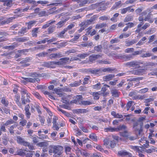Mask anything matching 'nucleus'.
<instances>
[{"label": "nucleus", "mask_w": 157, "mask_h": 157, "mask_svg": "<svg viewBox=\"0 0 157 157\" xmlns=\"http://www.w3.org/2000/svg\"><path fill=\"white\" fill-rule=\"evenodd\" d=\"M141 64H143V63L140 61H132L125 63L124 64V65L125 66L128 67H132L137 68L140 67V65Z\"/></svg>", "instance_id": "1"}, {"label": "nucleus", "mask_w": 157, "mask_h": 157, "mask_svg": "<svg viewBox=\"0 0 157 157\" xmlns=\"http://www.w3.org/2000/svg\"><path fill=\"white\" fill-rule=\"evenodd\" d=\"M143 123H142L140 124V129L137 128H135L134 130L135 134L136 135V137L137 138H140L142 136L143 133L142 127L143 126Z\"/></svg>", "instance_id": "2"}, {"label": "nucleus", "mask_w": 157, "mask_h": 157, "mask_svg": "<svg viewBox=\"0 0 157 157\" xmlns=\"http://www.w3.org/2000/svg\"><path fill=\"white\" fill-rule=\"evenodd\" d=\"M82 100V97L81 95H77L76 99L73 100L69 102L70 104L75 103L77 105H80V100Z\"/></svg>", "instance_id": "3"}, {"label": "nucleus", "mask_w": 157, "mask_h": 157, "mask_svg": "<svg viewBox=\"0 0 157 157\" xmlns=\"http://www.w3.org/2000/svg\"><path fill=\"white\" fill-rule=\"evenodd\" d=\"M63 149L62 146L59 145L55 146L54 154L59 155H60L63 152Z\"/></svg>", "instance_id": "4"}, {"label": "nucleus", "mask_w": 157, "mask_h": 157, "mask_svg": "<svg viewBox=\"0 0 157 157\" xmlns=\"http://www.w3.org/2000/svg\"><path fill=\"white\" fill-rule=\"evenodd\" d=\"M70 60L68 57H65L61 58L59 59V61L57 62L58 65H64L67 63Z\"/></svg>", "instance_id": "5"}, {"label": "nucleus", "mask_w": 157, "mask_h": 157, "mask_svg": "<svg viewBox=\"0 0 157 157\" xmlns=\"http://www.w3.org/2000/svg\"><path fill=\"white\" fill-rule=\"evenodd\" d=\"M147 68L145 67H142L141 69H138L134 70L132 71V73L133 74L137 75H140L143 71L147 70Z\"/></svg>", "instance_id": "6"}, {"label": "nucleus", "mask_w": 157, "mask_h": 157, "mask_svg": "<svg viewBox=\"0 0 157 157\" xmlns=\"http://www.w3.org/2000/svg\"><path fill=\"white\" fill-rule=\"evenodd\" d=\"M118 154L121 156H126L127 157H132V154L125 150H121L118 151Z\"/></svg>", "instance_id": "7"}, {"label": "nucleus", "mask_w": 157, "mask_h": 157, "mask_svg": "<svg viewBox=\"0 0 157 157\" xmlns=\"http://www.w3.org/2000/svg\"><path fill=\"white\" fill-rule=\"evenodd\" d=\"M29 75L31 77V78H35L36 81V82H39L40 80L38 78H37L38 77H42V74L40 73L38 74L36 72L31 73Z\"/></svg>", "instance_id": "8"}, {"label": "nucleus", "mask_w": 157, "mask_h": 157, "mask_svg": "<svg viewBox=\"0 0 157 157\" xmlns=\"http://www.w3.org/2000/svg\"><path fill=\"white\" fill-rule=\"evenodd\" d=\"M101 57V56L99 54H92L89 56V60L90 62H93L94 61L96 60L98 58Z\"/></svg>", "instance_id": "9"}, {"label": "nucleus", "mask_w": 157, "mask_h": 157, "mask_svg": "<svg viewBox=\"0 0 157 157\" xmlns=\"http://www.w3.org/2000/svg\"><path fill=\"white\" fill-rule=\"evenodd\" d=\"M30 106L29 104H28L26 105L25 108V114L27 118H29L30 117V115H31V113H30L29 109Z\"/></svg>", "instance_id": "10"}, {"label": "nucleus", "mask_w": 157, "mask_h": 157, "mask_svg": "<svg viewBox=\"0 0 157 157\" xmlns=\"http://www.w3.org/2000/svg\"><path fill=\"white\" fill-rule=\"evenodd\" d=\"M115 77L114 74H109L107 75L104 76L103 79L105 81H108L112 80Z\"/></svg>", "instance_id": "11"}, {"label": "nucleus", "mask_w": 157, "mask_h": 157, "mask_svg": "<svg viewBox=\"0 0 157 157\" xmlns=\"http://www.w3.org/2000/svg\"><path fill=\"white\" fill-rule=\"evenodd\" d=\"M88 72L91 74H99L102 73L100 69H89Z\"/></svg>", "instance_id": "12"}, {"label": "nucleus", "mask_w": 157, "mask_h": 157, "mask_svg": "<svg viewBox=\"0 0 157 157\" xmlns=\"http://www.w3.org/2000/svg\"><path fill=\"white\" fill-rule=\"evenodd\" d=\"M62 56H63L62 54L58 53H54L50 55L49 56V58L51 59H52L53 58L56 59L57 58H60Z\"/></svg>", "instance_id": "13"}, {"label": "nucleus", "mask_w": 157, "mask_h": 157, "mask_svg": "<svg viewBox=\"0 0 157 157\" xmlns=\"http://www.w3.org/2000/svg\"><path fill=\"white\" fill-rule=\"evenodd\" d=\"M112 96L113 97L118 98L119 97L120 92L116 89H112L111 90Z\"/></svg>", "instance_id": "14"}, {"label": "nucleus", "mask_w": 157, "mask_h": 157, "mask_svg": "<svg viewBox=\"0 0 157 157\" xmlns=\"http://www.w3.org/2000/svg\"><path fill=\"white\" fill-rule=\"evenodd\" d=\"M56 22L55 21L53 20H51L46 22V23L42 27L43 29H46L48 27H49L50 25H52V24Z\"/></svg>", "instance_id": "15"}, {"label": "nucleus", "mask_w": 157, "mask_h": 157, "mask_svg": "<svg viewBox=\"0 0 157 157\" xmlns=\"http://www.w3.org/2000/svg\"><path fill=\"white\" fill-rule=\"evenodd\" d=\"M39 28H33L32 30V35L33 37H36L37 36V33L40 31H38Z\"/></svg>", "instance_id": "16"}, {"label": "nucleus", "mask_w": 157, "mask_h": 157, "mask_svg": "<svg viewBox=\"0 0 157 157\" xmlns=\"http://www.w3.org/2000/svg\"><path fill=\"white\" fill-rule=\"evenodd\" d=\"M18 126V124L16 122H15V123L10 127L9 128V131L11 134L13 135L14 134V131L13 129L14 128H16Z\"/></svg>", "instance_id": "17"}, {"label": "nucleus", "mask_w": 157, "mask_h": 157, "mask_svg": "<svg viewBox=\"0 0 157 157\" xmlns=\"http://www.w3.org/2000/svg\"><path fill=\"white\" fill-rule=\"evenodd\" d=\"M17 142L22 145H23L24 146H25V145H26V144H27V142L24 140V139L22 138L20 136H17Z\"/></svg>", "instance_id": "18"}, {"label": "nucleus", "mask_w": 157, "mask_h": 157, "mask_svg": "<svg viewBox=\"0 0 157 157\" xmlns=\"http://www.w3.org/2000/svg\"><path fill=\"white\" fill-rule=\"evenodd\" d=\"M36 21L33 20L26 23L25 24L28 25L27 29H31L33 25L36 23Z\"/></svg>", "instance_id": "19"}, {"label": "nucleus", "mask_w": 157, "mask_h": 157, "mask_svg": "<svg viewBox=\"0 0 157 157\" xmlns=\"http://www.w3.org/2000/svg\"><path fill=\"white\" fill-rule=\"evenodd\" d=\"M20 96L18 95H15L14 97V100L15 101L16 103L20 108L22 107L21 103L20 102Z\"/></svg>", "instance_id": "20"}, {"label": "nucleus", "mask_w": 157, "mask_h": 157, "mask_svg": "<svg viewBox=\"0 0 157 157\" xmlns=\"http://www.w3.org/2000/svg\"><path fill=\"white\" fill-rule=\"evenodd\" d=\"M21 105H25L27 103H29L30 102L29 98L25 99V97L24 95L21 96Z\"/></svg>", "instance_id": "21"}, {"label": "nucleus", "mask_w": 157, "mask_h": 157, "mask_svg": "<svg viewBox=\"0 0 157 157\" xmlns=\"http://www.w3.org/2000/svg\"><path fill=\"white\" fill-rule=\"evenodd\" d=\"M151 15V13H149L148 14L144 19V20L145 21H148L151 23H152L153 21V20L152 19Z\"/></svg>", "instance_id": "22"}, {"label": "nucleus", "mask_w": 157, "mask_h": 157, "mask_svg": "<svg viewBox=\"0 0 157 157\" xmlns=\"http://www.w3.org/2000/svg\"><path fill=\"white\" fill-rule=\"evenodd\" d=\"M127 127L124 125H120L117 128H116V131H123L126 130Z\"/></svg>", "instance_id": "23"}, {"label": "nucleus", "mask_w": 157, "mask_h": 157, "mask_svg": "<svg viewBox=\"0 0 157 157\" xmlns=\"http://www.w3.org/2000/svg\"><path fill=\"white\" fill-rule=\"evenodd\" d=\"M0 1L4 2L3 5L4 6H7L10 7L12 4V0H6L5 1V0H0Z\"/></svg>", "instance_id": "24"}, {"label": "nucleus", "mask_w": 157, "mask_h": 157, "mask_svg": "<svg viewBox=\"0 0 157 157\" xmlns=\"http://www.w3.org/2000/svg\"><path fill=\"white\" fill-rule=\"evenodd\" d=\"M6 33L5 32H0V42H2L7 40V39L5 37H3V36H4L6 35Z\"/></svg>", "instance_id": "25"}, {"label": "nucleus", "mask_w": 157, "mask_h": 157, "mask_svg": "<svg viewBox=\"0 0 157 157\" xmlns=\"http://www.w3.org/2000/svg\"><path fill=\"white\" fill-rule=\"evenodd\" d=\"M92 102L89 101H83L80 100V105H90L92 104Z\"/></svg>", "instance_id": "26"}, {"label": "nucleus", "mask_w": 157, "mask_h": 157, "mask_svg": "<svg viewBox=\"0 0 157 157\" xmlns=\"http://www.w3.org/2000/svg\"><path fill=\"white\" fill-rule=\"evenodd\" d=\"M90 53L88 52H86L82 54H79L77 55V56L81 59H84L85 57L88 56Z\"/></svg>", "instance_id": "27"}, {"label": "nucleus", "mask_w": 157, "mask_h": 157, "mask_svg": "<svg viewBox=\"0 0 157 157\" xmlns=\"http://www.w3.org/2000/svg\"><path fill=\"white\" fill-rule=\"evenodd\" d=\"M82 81L80 80L79 81H75L73 83L70 84L69 85L71 87H76L80 85Z\"/></svg>", "instance_id": "28"}, {"label": "nucleus", "mask_w": 157, "mask_h": 157, "mask_svg": "<svg viewBox=\"0 0 157 157\" xmlns=\"http://www.w3.org/2000/svg\"><path fill=\"white\" fill-rule=\"evenodd\" d=\"M122 57V60L126 61L129 60L131 59L132 58V56L131 55H124Z\"/></svg>", "instance_id": "29"}, {"label": "nucleus", "mask_w": 157, "mask_h": 157, "mask_svg": "<svg viewBox=\"0 0 157 157\" xmlns=\"http://www.w3.org/2000/svg\"><path fill=\"white\" fill-rule=\"evenodd\" d=\"M29 40V38L26 37L18 38L16 39V41L21 42H25Z\"/></svg>", "instance_id": "30"}, {"label": "nucleus", "mask_w": 157, "mask_h": 157, "mask_svg": "<svg viewBox=\"0 0 157 157\" xmlns=\"http://www.w3.org/2000/svg\"><path fill=\"white\" fill-rule=\"evenodd\" d=\"M29 49H25L22 50H19L17 51L18 53H19L22 55V54L26 55L27 53L29 51Z\"/></svg>", "instance_id": "31"}, {"label": "nucleus", "mask_w": 157, "mask_h": 157, "mask_svg": "<svg viewBox=\"0 0 157 157\" xmlns=\"http://www.w3.org/2000/svg\"><path fill=\"white\" fill-rule=\"evenodd\" d=\"M55 26L53 25L49 27L48 29V34L52 33L55 30Z\"/></svg>", "instance_id": "32"}, {"label": "nucleus", "mask_w": 157, "mask_h": 157, "mask_svg": "<svg viewBox=\"0 0 157 157\" xmlns=\"http://www.w3.org/2000/svg\"><path fill=\"white\" fill-rule=\"evenodd\" d=\"M125 42L126 44V45L128 46L136 43L137 42V41L136 40H133L130 41H126Z\"/></svg>", "instance_id": "33"}, {"label": "nucleus", "mask_w": 157, "mask_h": 157, "mask_svg": "<svg viewBox=\"0 0 157 157\" xmlns=\"http://www.w3.org/2000/svg\"><path fill=\"white\" fill-rule=\"evenodd\" d=\"M25 81L28 82H30L32 83H34L36 82V79L34 78H23Z\"/></svg>", "instance_id": "34"}, {"label": "nucleus", "mask_w": 157, "mask_h": 157, "mask_svg": "<svg viewBox=\"0 0 157 157\" xmlns=\"http://www.w3.org/2000/svg\"><path fill=\"white\" fill-rule=\"evenodd\" d=\"M76 111L78 113H86L89 112V110L86 109H78Z\"/></svg>", "instance_id": "35"}, {"label": "nucleus", "mask_w": 157, "mask_h": 157, "mask_svg": "<svg viewBox=\"0 0 157 157\" xmlns=\"http://www.w3.org/2000/svg\"><path fill=\"white\" fill-rule=\"evenodd\" d=\"M102 49V47L101 45L95 46L94 48V50L97 52H101Z\"/></svg>", "instance_id": "36"}, {"label": "nucleus", "mask_w": 157, "mask_h": 157, "mask_svg": "<svg viewBox=\"0 0 157 157\" xmlns=\"http://www.w3.org/2000/svg\"><path fill=\"white\" fill-rule=\"evenodd\" d=\"M93 44V43L92 42H83L80 45L81 46L83 47H86L90 46H91Z\"/></svg>", "instance_id": "37"}, {"label": "nucleus", "mask_w": 157, "mask_h": 157, "mask_svg": "<svg viewBox=\"0 0 157 157\" xmlns=\"http://www.w3.org/2000/svg\"><path fill=\"white\" fill-rule=\"evenodd\" d=\"M89 138L94 141H97V137L94 133H92L90 135Z\"/></svg>", "instance_id": "38"}, {"label": "nucleus", "mask_w": 157, "mask_h": 157, "mask_svg": "<svg viewBox=\"0 0 157 157\" xmlns=\"http://www.w3.org/2000/svg\"><path fill=\"white\" fill-rule=\"evenodd\" d=\"M14 121L12 119L8 120L6 121L5 123L4 124V125L5 126H7L11 124L15 123Z\"/></svg>", "instance_id": "39"}, {"label": "nucleus", "mask_w": 157, "mask_h": 157, "mask_svg": "<svg viewBox=\"0 0 157 157\" xmlns=\"http://www.w3.org/2000/svg\"><path fill=\"white\" fill-rule=\"evenodd\" d=\"M35 154L34 151H29L26 152L25 156L26 157H32L34 154Z\"/></svg>", "instance_id": "40"}, {"label": "nucleus", "mask_w": 157, "mask_h": 157, "mask_svg": "<svg viewBox=\"0 0 157 157\" xmlns=\"http://www.w3.org/2000/svg\"><path fill=\"white\" fill-rule=\"evenodd\" d=\"M32 59V58L30 57H26L23 60L20 62V63H27L29 62Z\"/></svg>", "instance_id": "41"}, {"label": "nucleus", "mask_w": 157, "mask_h": 157, "mask_svg": "<svg viewBox=\"0 0 157 157\" xmlns=\"http://www.w3.org/2000/svg\"><path fill=\"white\" fill-rule=\"evenodd\" d=\"M120 135L124 137H127L128 136V132L126 130L124 131V132H120Z\"/></svg>", "instance_id": "42"}, {"label": "nucleus", "mask_w": 157, "mask_h": 157, "mask_svg": "<svg viewBox=\"0 0 157 157\" xmlns=\"http://www.w3.org/2000/svg\"><path fill=\"white\" fill-rule=\"evenodd\" d=\"M39 15L40 17L48 16V13L45 10H43L40 11L39 12Z\"/></svg>", "instance_id": "43"}, {"label": "nucleus", "mask_w": 157, "mask_h": 157, "mask_svg": "<svg viewBox=\"0 0 157 157\" xmlns=\"http://www.w3.org/2000/svg\"><path fill=\"white\" fill-rule=\"evenodd\" d=\"M133 17L132 16L128 15L124 20V22H127L132 20Z\"/></svg>", "instance_id": "44"}, {"label": "nucleus", "mask_w": 157, "mask_h": 157, "mask_svg": "<svg viewBox=\"0 0 157 157\" xmlns=\"http://www.w3.org/2000/svg\"><path fill=\"white\" fill-rule=\"evenodd\" d=\"M107 25L106 23H102L101 24H97L95 26L96 29H100L104 27H106Z\"/></svg>", "instance_id": "45"}, {"label": "nucleus", "mask_w": 157, "mask_h": 157, "mask_svg": "<svg viewBox=\"0 0 157 157\" xmlns=\"http://www.w3.org/2000/svg\"><path fill=\"white\" fill-rule=\"evenodd\" d=\"M43 93L44 94L48 95V97L54 100L55 99L54 97L52 95V93H51L48 92V91L45 90L43 91Z\"/></svg>", "instance_id": "46"}, {"label": "nucleus", "mask_w": 157, "mask_h": 157, "mask_svg": "<svg viewBox=\"0 0 157 157\" xmlns=\"http://www.w3.org/2000/svg\"><path fill=\"white\" fill-rule=\"evenodd\" d=\"M121 1H120L116 2L115 3L114 5L112 7L111 9L112 10H114L116 8H117L121 4Z\"/></svg>", "instance_id": "47"}, {"label": "nucleus", "mask_w": 157, "mask_h": 157, "mask_svg": "<svg viewBox=\"0 0 157 157\" xmlns=\"http://www.w3.org/2000/svg\"><path fill=\"white\" fill-rule=\"evenodd\" d=\"M66 21L65 20H64L58 22L56 24V25H58L57 28H60L62 27Z\"/></svg>", "instance_id": "48"}, {"label": "nucleus", "mask_w": 157, "mask_h": 157, "mask_svg": "<svg viewBox=\"0 0 157 157\" xmlns=\"http://www.w3.org/2000/svg\"><path fill=\"white\" fill-rule=\"evenodd\" d=\"M92 94L94 96V99L98 100L99 98V95H100V94H99L98 92H93Z\"/></svg>", "instance_id": "49"}, {"label": "nucleus", "mask_w": 157, "mask_h": 157, "mask_svg": "<svg viewBox=\"0 0 157 157\" xmlns=\"http://www.w3.org/2000/svg\"><path fill=\"white\" fill-rule=\"evenodd\" d=\"M67 32V29H64L59 34H57V36L58 37L63 38V35Z\"/></svg>", "instance_id": "50"}, {"label": "nucleus", "mask_w": 157, "mask_h": 157, "mask_svg": "<svg viewBox=\"0 0 157 157\" xmlns=\"http://www.w3.org/2000/svg\"><path fill=\"white\" fill-rule=\"evenodd\" d=\"M57 65V62L54 61L52 62H49V67L52 68H55V67L54 66V65Z\"/></svg>", "instance_id": "51"}, {"label": "nucleus", "mask_w": 157, "mask_h": 157, "mask_svg": "<svg viewBox=\"0 0 157 157\" xmlns=\"http://www.w3.org/2000/svg\"><path fill=\"white\" fill-rule=\"evenodd\" d=\"M90 21V20L89 19H88L84 22L82 23V26L86 27L88 25L91 24V23Z\"/></svg>", "instance_id": "52"}, {"label": "nucleus", "mask_w": 157, "mask_h": 157, "mask_svg": "<svg viewBox=\"0 0 157 157\" xmlns=\"http://www.w3.org/2000/svg\"><path fill=\"white\" fill-rule=\"evenodd\" d=\"M48 144L46 142H41L37 144V145L40 147H47Z\"/></svg>", "instance_id": "53"}, {"label": "nucleus", "mask_w": 157, "mask_h": 157, "mask_svg": "<svg viewBox=\"0 0 157 157\" xmlns=\"http://www.w3.org/2000/svg\"><path fill=\"white\" fill-rule=\"evenodd\" d=\"M37 3L39 4H40L43 6L48 4L49 3V2L47 1H42L40 0L37 1Z\"/></svg>", "instance_id": "54"}, {"label": "nucleus", "mask_w": 157, "mask_h": 157, "mask_svg": "<svg viewBox=\"0 0 157 157\" xmlns=\"http://www.w3.org/2000/svg\"><path fill=\"white\" fill-rule=\"evenodd\" d=\"M58 118L56 116H54L53 118V127H54L55 126L58 125V123H57L56 121L58 120Z\"/></svg>", "instance_id": "55"}, {"label": "nucleus", "mask_w": 157, "mask_h": 157, "mask_svg": "<svg viewBox=\"0 0 157 157\" xmlns=\"http://www.w3.org/2000/svg\"><path fill=\"white\" fill-rule=\"evenodd\" d=\"M9 140V139L6 137L4 136L2 138V143L5 145H6L8 141Z\"/></svg>", "instance_id": "56"}, {"label": "nucleus", "mask_w": 157, "mask_h": 157, "mask_svg": "<svg viewBox=\"0 0 157 157\" xmlns=\"http://www.w3.org/2000/svg\"><path fill=\"white\" fill-rule=\"evenodd\" d=\"M38 116L39 117V120L41 122V124L43 125L44 124L45 121L44 117L43 116H41L40 115H39Z\"/></svg>", "instance_id": "57"}, {"label": "nucleus", "mask_w": 157, "mask_h": 157, "mask_svg": "<svg viewBox=\"0 0 157 157\" xmlns=\"http://www.w3.org/2000/svg\"><path fill=\"white\" fill-rule=\"evenodd\" d=\"M98 62L101 64H109L110 63L108 61L106 60H99Z\"/></svg>", "instance_id": "58"}, {"label": "nucleus", "mask_w": 157, "mask_h": 157, "mask_svg": "<svg viewBox=\"0 0 157 157\" xmlns=\"http://www.w3.org/2000/svg\"><path fill=\"white\" fill-rule=\"evenodd\" d=\"M27 31V28L26 27H23L20 31L18 32V33L21 34H24Z\"/></svg>", "instance_id": "59"}, {"label": "nucleus", "mask_w": 157, "mask_h": 157, "mask_svg": "<svg viewBox=\"0 0 157 157\" xmlns=\"http://www.w3.org/2000/svg\"><path fill=\"white\" fill-rule=\"evenodd\" d=\"M114 70V69H111L109 67H108L107 68H104L101 71H103V72H110L111 71H113Z\"/></svg>", "instance_id": "60"}, {"label": "nucleus", "mask_w": 157, "mask_h": 157, "mask_svg": "<svg viewBox=\"0 0 157 157\" xmlns=\"http://www.w3.org/2000/svg\"><path fill=\"white\" fill-rule=\"evenodd\" d=\"M100 85V83H98L95 85H93L92 87L94 89H99L101 88Z\"/></svg>", "instance_id": "61"}, {"label": "nucleus", "mask_w": 157, "mask_h": 157, "mask_svg": "<svg viewBox=\"0 0 157 157\" xmlns=\"http://www.w3.org/2000/svg\"><path fill=\"white\" fill-rule=\"evenodd\" d=\"M48 54V53L47 52H43L38 54L36 55V56H37L39 57H44Z\"/></svg>", "instance_id": "62"}, {"label": "nucleus", "mask_w": 157, "mask_h": 157, "mask_svg": "<svg viewBox=\"0 0 157 157\" xmlns=\"http://www.w3.org/2000/svg\"><path fill=\"white\" fill-rule=\"evenodd\" d=\"M105 130L106 131H110L111 132H114L116 131V128H113L112 127H109L105 128Z\"/></svg>", "instance_id": "63"}, {"label": "nucleus", "mask_w": 157, "mask_h": 157, "mask_svg": "<svg viewBox=\"0 0 157 157\" xmlns=\"http://www.w3.org/2000/svg\"><path fill=\"white\" fill-rule=\"evenodd\" d=\"M21 121L20 123L19 124H20L22 126H24L25 125H26V123H27V121L25 119H22L20 120Z\"/></svg>", "instance_id": "64"}]
</instances>
